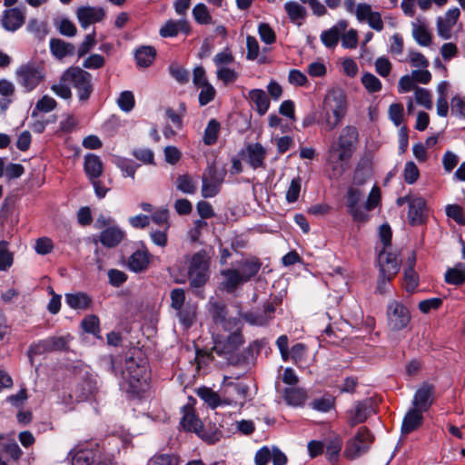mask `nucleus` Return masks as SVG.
I'll list each match as a JSON object with an SVG mask.
<instances>
[{"label": "nucleus", "mask_w": 465, "mask_h": 465, "mask_svg": "<svg viewBox=\"0 0 465 465\" xmlns=\"http://www.w3.org/2000/svg\"><path fill=\"white\" fill-rule=\"evenodd\" d=\"M359 143V131L353 125L344 126L331 142L327 161L333 174L341 176L349 168L350 162Z\"/></svg>", "instance_id": "nucleus-1"}, {"label": "nucleus", "mask_w": 465, "mask_h": 465, "mask_svg": "<svg viewBox=\"0 0 465 465\" xmlns=\"http://www.w3.org/2000/svg\"><path fill=\"white\" fill-rule=\"evenodd\" d=\"M121 368V360L110 356V371L115 376L122 375L124 379L122 386L127 393L140 396L147 391L150 376L145 362L138 363L133 357H130L125 360V370L122 371Z\"/></svg>", "instance_id": "nucleus-2"}, {"label": "nucleus", "mask_w": 465, "mask_h": 465, "mask_svg": "<svg viewBox=\"0 0 465 465\" xmlns=\"http://www.w3.org/2000/svg\"><path fill=\"white\" fill-rule=\"evenodd\" d=\"M347 111L348 102L344 92L331 89L323 99L319 123L326 132H331L341 124Z\"/></svg>", "instance_id": "nucleus-3"}, {"label": "nucleus", "mask_w": 465, "mask_h": 465, "mask_svg": "<svg viewBox=\"0 0 465 465\" xmlns=\"http://www.w3.org/2000/svg\"><path fill=\"white\" fill-rule=\"evenodd\" d=\"M63 81L74 88L79 102L87 103L94 93L93 76L80 67H70L63 73Z\"/></svg>", "instance_id": "nucleus-4"}, {"label": "nucleus", "mask_w": 465, "mask_h": 465, "mask_svg": "<svg viewBox=\"0 0 465 465\" xmlns=\"http://www.w3.org/2000/svg\"><path fill=\"white\" fill-rule=\"evenodd\" d=\"M15 74L18 84L28 93L45 79V73L44 65L32 62L21 65Z\"/></svg>", "instance_id": "nucleus-5"}, {"label": "nucleus", "mask_w": 465, "mask_h": 465, "mask_svg": "<svg viewBox=\"0 0 465 465\" xmlns=\"http://www.w3.org/2000/svg\"><path fill=\"white\" fill-rule=\"evenodd\" d=\"M387 327L391 331L405 329L411 319L410 310L402 302L391 300L386 307Z\"/></svg>", "instance_id": "nucleus-6"}, {"label": "nucleus", "mask_w": 465, "mask_h": 465, "mask_svg": "<svg viewBox=\"0 0 465 465\" xmlns=\"http://www.w3.org/2000/svg\"><path fill=\"white\" fill-rule=\"evenodd\" d=\"M188 278L192 288H202L209 280V263L205 253H194L188 266Z\"/></svg>", "instance_id": "nucleus-7"}, {"label": "nucleus", "mask_w": 465, "mask_h": 465, "mask_svg": "<svg viewBox=\"0 0 465 465\" xmlns=\"http://www.w3.org/2000/svg\"><path fill=\"white\" fill-rule=\"evenodd\" d=\"M207 310L215 324L221 325L224 331H232L241 325V321L236 317H228L226 303L220 299L211 297Z\"/></svg>", "instance_id": "nucleus-8"}, {"label": "nucleus", "mask_w": 465, "mask_h": 465, "mask_svg": "<svg viewBox=\"0 0 465 465\" xmlns=\"http://www.w3.org/2000/svg\"><path fill=\"white\" fill-rule=\"evenodd\" d=\"M374 437L367 427H361L353 439L347 442L344 456L349 460H354L366 453Z\"/></svg>", "instance_id": "nucleus-9"}, {"label": "nucleus", "mask_w": 465, "mask_h": 465, "mask_svg": "<svg viewBox=\"0 0 465 465\" xmlns=\"http://www.w3.org/2000/svg\"><path fill=\"white\" fill-rule=\"evenodd\" d=\"M224 176V172H219L214 164H209L202 176V196L203 198L216 196L221 191Z\"/></svg>", "instance_id": "nucleus-10"}, {"label": "nucleus", "mask_w": 465, "mask_h": 465, "mask_svg": "<svg viewBox=\"0 0 465 465\" xmlns=\"http://www.w3.org/2000/svg\"><path fill=\"white\" fill-rule=\"evenodd\" d=\"M96 381L90 376L74 377L69 391L72 401L81 402L89 400L96 391Z\"/></svg>", "instance_id": "nucleus-11"}, {"label": "nucleus", "mask_w": 465, "mask_h": 465, "mask_svg": "<svg viewBox=\"0 0 465 465\" xmlns=\"http://www.w3.org/2000/svg\"><path fill=\"white\" fill-rule=\"evenodd\" d=\"M232 332L227 336H218L214 340L213 351L218 355L232 354L244 343V338L242 333L241 326L234 327Z\"/></svg>", "instance_id": "nucleus-12"}, {"label": "nucleus", "mask_w": 465, "mask_h": 465, "mask_svg": "<svg viewBox=\"0 0 465 465\" xmlns=\"http://www.w3.org/2000/svg\"><path fill=\"white\" fill-rule=\"evenodd\" d=\"M68 341L63 336H52L44 340L33 342L27 351L28 357L32 359L34 356L41 355L56 351L65 350Z\"/></svg>", "instance_id": "nucleus-13"}, {"label": "nucleus", "mask_w": 465, "mask_h": 465, "mask_svg": "<svg viewBox=\"0 0 465 465\" xmlns=\"http://www.w3.org/2000/svg\"><path fill=\"white\" fill-rule=\"evenodd\" d=\"M72 465H113V460L98 449H79L73 455Z\"/></svg>", "instance_id": "nucleus-14"}, {"label": "nucleus", "mask_w": 465, "mask_h": 465, "mask_svg": "<svg viewBox=\"0 0 465 465\" xmlns=\"http://www.w3.org/2000/svg\"><path fill=\"white\" fill-rule=\"evenodd\" d=\"M362 197L363 193L359 189L350 187L347 191L346 207L354 222L365 223L370 218L366 212H364L363 207L360 204Z\"/></svg>", "instance_id": "nucleus-15"}, {"label": "nucleus", "mask_w": 465, "mask_h": 465, "mask_svg": "<svg viewBox=\"0 0 465 465\" xmlns=\"http://www.w3.org/2000/svg\"><path fill=\"white\" fill-rule=\"evenodd\" d=\"M435 387L428 382H423L416 391L413 400L412 408L420 411L426 412L429 411L434 401Z\"/></svg>", "instance_id": "nucleus-16"}, {"label": "nucleus", "mask_w": 465, "mask_h": 465, "mask_svg": "<svg viewBox=\"0 0 465 465\" xmlns=\"http://www.w3.org/2000/svg\"><path fill=\"white\" fill-rule=\"evenodd\" d=\"M241 155L252 169L265 168L267 152L260 143L247 144Z\"/></svg>", "instance_id": "nucleus-17"}, {"label": "nucleus", "mask_w": 465, "mask_h": 465, "mask_svg": "<svg viewBox=\"0 0 465 465\" xmlns=\"http://www.w3.org/2000/svg\"><path fill=\"white\" fill-rule=\"evenodd\" d=\"M25 15L26 8L24 6L8 8L3 12L2 26L6 31L15 32L25 24Z\"/></svg>", "instance_id": "nucleus-18"}, {"label": "nucleus", "mask_w": 465, "mask_h": 465, "mask_svg": "<svg viewBox=\"0 0 465 465\" xmlns=\"http://www.w3.org/2000/svg\"><path fill=\"white\" fill-rule=\"evenodd\" d=\"M408 221L411 226L424 224L428 218L426 200L421 196H416L409 205Z\"/></svg>", "instance_id": "nucleus-19"}, {"label": "nucleus", "mask_w": 465, "mask_h": 465, "mask_svg": "<svg viewBox=\"0 0 465 465\" xmlns=\"http://www.w3.org/2000/svg\"><path fill=\"white\" fill-rule=\"evenodd\" d=\"M380 273L391 281L400 270V263L395 253L381 250L378 256Z\"/></svg>", "instance_id": "nucleus-20"}, {"label": "nucleus", "mask_w": 465, "mask_h": 465, "mask_svg": "<svg viewBox=\"0 0 465 465\" xmlns=\"http://www.w3.org/2000/svg\"><path fill=\"white\" fill-rule=\"evenodd\" d=\"M75 14L80 25L84 29L92 24L103 21L106 15L100 6H81Z\"/></svg>", "instance_id": "nucleus-21"}, {"label": "nucleus", "mask_w": 465, "mask_h": 465, "mask_svg": "<svg viewBox=\"0 0 465 465\" xmlns=\"http://www.w3.org/2000/svg\"><path fill=\"white\" fill-rule=\"evenodd\" d=\"M151 262V254L143 244V248L134 252L127 260V268L135 273L144 272Z\"/></svg>", "instance_id": "nucleus-22"}, {"label": "nucleus", "mask_w": 465, "mask_h": 465, "mask_svg": "<svg viewBox=\"0 0 465 465\" xmlns=\"http://www.w3.org/2000/svg\"><path fill=\"white\" fill-rule=\"evenodd\" d=\"M275 306L272 302H266L262 312H248L243 314V320L251 325L264 326L273 318Z\"/></svg>", "instance_id": "nucleus-23"}, {"label": "nucleus", "mask_w": 465, "mask_h": 465, "mask_svg": "<svg viewBox=\"0 0 465 465\" xmlns=\"http://www.w3.org/2000/svg\"><path fill=\"white\" fill-rule=\"evenodd\" d=\"M371 405L368 401H358L353 410L348 412V423L354 427L364 422L372 413Z\"/></svg>", "instance_id": "nucleus-24"}, {"label": "nucleus", "mask_w": 465, "mask_h": 465, "mask_svg": "<svg viewBox=\"0 0 465 465\" xmlns=\"http://www.w3.org/2000/svg\"><path fill=\"white\" fill-rule=\"evenodd\" d=\"M423 422V412L416 409H410L402 420L401 433L407 435L418 430Z\"/></svg>", "instance_id": "nucleus-25"}, {"label": "nucleus", "mask_w": 465, "mask_h": 465, "mask_svg": "<svg viewBox=\"0 0 465 465\" xmlns=\"http://www.w3.org/2000/svg\"><path fill=\"white\" fill-rule=\"evenodd\" d=\"M124 237V232L122 229L118 226H110L101 232L99 240L104 246L112 248L117 246Z\"/></svg>", "instance_id": "nucleus-26"}, {"label": "nucleus", "mask_w": 465, "mask_h": 465, "mask_svg": "<svg viewBox=\"0 0 465 465\" xmlns=\"http://www.w3.org/2000/svg\"><path fill=\"white\" fill-rule=\"evenodd\" d=\"M237 266L243 281L247 282L259 272L262 262L257 257H251L238 262Z\"/></svg>", "instance_id": "nucleus-27"}, {"label": "nucleus", "mask_w": 465, "mask_h": 465, "mask_svg": "<svg viewBox=\"0 0 465 465\" xmlns=\"http://www.w3.org/2000/svg\"><path fill=\"white\" fill-rule=\"evenodd\" d=\"M223 277V288L232 293L242 284L245 283L238 269H226L221 272Z\"/></svg>", "instance_id": "nucleus-28"}, {"label": "nucleus", "mask_w": 465, "mask_h": 465, "mask_svg": "<svg viewBox=\"0 0 465 465\" xmlns=\"http://www.w3.org/2000/svg\"><path fill=\"white\" fill-rule=\"evenodd\" d=\"M84 169L90 181H94L103 173L104 165L99 156L90 153L85 155Z\"/></svg>", "instance_id": "nucleus-29"}, {"label": "nucleus", "mask_w": 465, "mask_h": 465, "mask_svg": "<svg viewBox=\"0 0 465 465\" xmlns=\"http://www.w3.org/2000/svg\"><path fill=\"white\" fill-rule=\"evenodd\" d=\"M179 32H183L186 35L190 33V25L185 20L173 21L169 20L160 29V35L162 37H173L176 36Z\"/></svg>", "instance_id": "nucleus-30"}, {"label": "nucleus", "mask_w": 465, "mask_h": 465, "mask_svg": "<svg viewBox=\"0 0 465 465\" xmlns=\"http://www.w3.org/2000/svg\"><path fill=\"white\" fill-rule=\"evenodd\" d=\"M50 51L57 59L61 60L66 56L73 55L75 47L73 44L64 42L59 38H52L50 40Z\"/></svg>", "instance_id": "nucleus-31"}, {"label": "nucleus", "mask_w": 465, "mask_h": 465, "mask_svg": "<svg viewBox=\"0 0 465 465\" xmlns=\"http://www.w3.org/2000/svg\"><path fill=\"white\" fill-rule=\"evenodd\" d=\"M412 35L416 42L422 45L428 46L431 43V35L429 32L427 24L421 19H416L411 23Z\"/></svg>", "instance_id": "nucleus-32"}, {"label": "nucleus", "mask_w": 465, "mask_h": 465, "mask_svg": "<svg viewBox=\"0 0 465 465\" xmlns=\"http://www.w3.org/2000/svg\"><path fill=\"white\" fill-rule=\"evenodd\" d=\"M415 256L414 254L408 259V265L403 272L404 288L407 292H412L419 283V277L414 271Z\"/></svg>", "instance_id": "nucleus-33"}, {"label": "nucleus", "mask_w": 465, "mask_h": 465, "mask_svg": "<svg viewBox=\"0 0 465 465\" xmlns=\"http://www.w3.org/2000/svg\"><path fill=\"white\" fill-rule=\"evenodd\" d=\"M156 50L150 45H143L138 47L134 53L136 64L140 67H148L154 61Z\"/></svg>", "instance_id": "nucleus-34"}, {"label": "nucleus", "mask_w": 465, "mask_h": 465, "mask_svg": "<svg viewBox=\"0 0 465 465\" xmlns=\"http://www.w3.org/2000/svg\"><path fill=\"white\" fill-rule=\"evenodd\" d=\"M284 10L289 19L293 23H297L299 25H302L307 15L305 7L295 1L286 2L284 4Z\"/></svg>", "instance_id": "nucleus-35"}, {"label": "nucleus", "mask_w": 465, "mask_h": 465, "mask_svg": "<svg viewBox=\"0 0 465 465\" xmlns=\"http://www.w3.org/2000/svg\"><path fill=\"white\" fill-rule=\"evenodd\" d=\"M326 449L325 456L331 463H336L338 461L340 452L342 448V440L340 436L335 435L332 438L326 440L324 442Z\"/></svg>", "instance_id": "nucleus-36"}, {"label": "nucleus", "mask_w": 465, "mask_h": 465, "mask_svg": "<svg viewBox=\"0 0 465 465\" xmlns=\"http://www.w3.org/2000/svg\"><path fill=\"white\" fill-rule=\"evenodd\" d=\"M249 99L256 107L257 112L262 115L264 114L270 105L269 98L266 93L262 89H253L249 93Z\"/></svg>", "instance_id": "nucleus-37"}, {"label": "nucleus", "mask_w": 465, "mask_h": 465, "mask_svg": "<svg viewBox=\"0 0 465 465\" xmlns=\"http://www.w3.org/2000/svg\"><path fill=\"white\" fill-rule=\"evenodd\" d=\"M283 397L289 405L302 406L307 399V392L302 388L290 387L284 390Z\"/></svg>", "instance_id": "nucleus-38"}, {"label": "nucleus", "mask_w": 465, "mask_h": 465, "mask_svg": "<svg viewBox=\"0 0 465 465\" xmlns=\"http://www.w3.org/2000/svg\"><path fill=\"white\" fill-rule=\"evenodd\" d=\"M67 305L74 310H85L89 308L92 299L84 292L68 293L65 295Z\"/></svg>", "instance_id": "nucleus-39"}, {"label": "nucleus", "mask_w": 465, "mask_h": 465, "mask_svg": "<svg viewBox=\"0 0 465 465\" xmlns=\"http://www.w3.org/2000/svg\"><path fill=\"white\" fill-rule=\"evenodd\" d=\"M445 282L452 285H461L465 282V264L458 263L445 272Z\"/></svg>", "instance_id": "nucleus-40"}, {"label": "nucleus", "mask_w": 465, "mask_h": 465, "mask_svg": "<svg viewBox=\"0 0 465 465\" xmlns=\"http://www.w3.org/2000/svg\"><path fill=\"white\" fill-rule=\"evenodd\" d=\"M336 399L330 393H325L321 398H316L310 402V407L320 412H329L335 407Z\"/></svg>", "instance_id": "nucleus-41"}, {"label": "nucleus", "mask_w": 465, "mask_h": 465, "mask_svg": "<svg viewBox=\"0 0 465 465\" xmlns=\"http://www.w3.org/2000/svg\"><path fill=\"white\" fill-rule=\"evenodd\" d=\"M221 125L216 119H211L204 130L203 143L206 145H213L218 140Z\"/></svg>", "instance_id": "nucleus-42"}, {"label": "nucleus", "mask_w": 465, "mask_h": 465, "mask_svg": "<svg viewBox=\"0 0 465 465\" xmlns=\"http://www.w3.org/2000/svg\"><path fill=\"white\" fill-rule=\"evenodd\" d=\"M81 326L85 332L102 339L100 334V321L96 315L91 314L85 316L81 322Z\"/></svg>", "instance_id": "nucleus-43"}, {"label": "nucleus", "mask_w": 465, "mask_h": 465, "mask_svg": "<svg viewBox=\"0 0 465 465\" xmlns=\"http://www.w3.org/2000/svg\"><path fill=\"white\" fill-rule=\"evenodd\" d=\"M175 183L177 190L183 193L193 194L197 190V183L188 174L179 175Z\"/></svg>", "instance_id": "nucleus-44"}, {"label": "nucleus", "mask_w": 465, "mask_h": 465, "mask_svg": "<svg viewBox=\"0 0 465 465\" xmlns=\"http://www.w3.org/2000/svg\"><path fill=\"white\" fill-rule=\"evenodd\" d=\"M197 395L213 409H215L221 404V399L219 394L210 388H199Z\"/></svg>", "instance_id": "nucleus-45"}, {"label": "nucleus", "mask_w": 465, "mask_h": 465, "mask_svg": "<svg viewBox=\"0 0 465 465\" xmlns=\"http://www.w3.org/2000/svg\"><path fill=\"white\" fill-rule=\"evenodd\" d=\"M193 16L200 25H210L213 23L212 15L204 4H197L193 7Z\"/></svg>", "instance_id": "nucleus-46"}, {"label": "nucleus", "mask_w": 465, "mask_h": 465, "mask_svg": "<svg viewBox=\"0 0 465 465\" xmlns=\"http://www.w3.org/2000/svg\"><path fill=\"white\" fill-rule=\"evenodd\" d=\"M8 245L6 241L0 242V271L8 270L14 262V256L9 252Z\"/></svg>", "instance_id": "nucleus-47"}, {"label": "nucleus", "mask_w": 465, "mask_h": 465, "mask_svg": "<svg viewBox=\"0 0 465 465\" xmlns=\"http://www.w3.org/2000/svg\"><path fill=\"white\" fill-rule=\"evenodd\" d=\"M361 84L369 93H378L382 84L380 79L371 73H365L361 76Z\"/></svg>", "instance_id": "nucleus-48"}, {"label": "nucleus", "mask_w": 465, "mask_h": 465, "mask_svg": "<svg viewBox=\"0 0 465 465\" xmlns=\"http://www.w3.org/2000/svg\"><path fill=\"white\" fill-rule=\"evenodd\" d=\"M181 423L184 430L188 431L199 432L200 429L202 428L201 420L192 411H187L184 413Z\"/></svg>", "instance_id": "nucleus-49"}, {"label": "nucleus", "mask_w": 465, "mask_h": 465, "mask_svg": "<svg viewBox=\"0 0 465 465\" xmlns=\"http://www.w3.org/2000/svg\"><path fill=\"white\" fill-rule=\"evenodd\" d=\"M58 32L65 36L73 37L76 35L77 29L75 25L68 18H60L54 22Z\"/></svg>", "instance_id": "nucleus-50"}, {"label": "nucleus", "mask_w": 465, "mask_h": 465, "mask_svg": "<svg viewBox=\"0 0 465 465\" xmlns=\"http://www.w3.org/2000/svg\"><path fill=\"white\" fill-rule=\"evenodd\" d=\"M420 177V171L414 162L409 161L403 169V178L406 183L413 184Z\"/></svg>", "instance_id": "nucleus-51"}, {"label": "nucleus", "mask_w": 465, "mask_h": 465, "mask_svg": "<svg viewBox=\"0 0 465 465\" xmlns=\"http://www.w3.org/2000/svg\"><path fill=\"white\" fill-rule=\"evenodd\" d=\"M117 104L124 112L132 111L135 104L134 94L131 91L122 92L117 99Z\"/></svg>", "instance_id": "nucleus-52"}, {"label": "nucleus", "mask_w": 465, "mask_h": 465, "mask_svg": "<svg viewBox=\"0 0 465 465\" xmlns=\"http://www.w3.org/2000/svg\"><path fill=\"white\" fill-rule=\"evenodd\" d=\"M116 166L122 171L124 177L134 178L136 169L139 167L134 162L129 159L121 158L116 162Z\"/></svg>", "instance_id": "nucleus-53"}, {"label": "nucleus", "mask_w": 465, "mask_h": 465, "mask_svg": "<svg viewBox=\"0 0 465 465\" xmlns=\"http://www.w3.org/2000/svg\"><path fill=\"white\" fill-rule=\"evenodd\" d=\"M302 179L300 176L294 177L286 192V201L290 203H295L300 195Z\"/></svg>", "instance_id": "nucleus-54"}, {"label": "nucleus", "mask_w": 465, "mask_h": 465, "mask_svg": "<svg viewBox=\"0 0 465 465\" xmlns=\"http://www.w3.org/2000/svg\"><path fill=\"white\" fill-rule=\"evenodd\" d=\"M171 305L172 307L179 312L180 317H183V312H181L184 302H185V292L181 288L173 289L171 292Z\"/></svg>", "instance_id": "nucleus-55"}, {"label": "nucleus", "mask_w": 465, "mask_h": 465, "mask_svg": "<svg viewBox=\"0 0 465 465\" xmlns=\"http://www.w3.org/2000/svg\"><path fill=\"white\" fill-rule=\"evenodd\" d=\"M258 33L261 40L267 45H272L276 41L275 32L269 24L261 23L258 26Z\"/></svg>", "instance_id": "nucleus-56"}, {"label": "nucleus", "mask_w": 465, "mask_h": 465, "mask_svg": "<svg viewBox=\"0 0 465 465\" xmlns=\"http://www.w3.org/2000/svg\"><path fill=\"white\" fill-rule=\"evenodd\" d=\"M71 85L68 82L63 81V75L60 77L59 83L53 84L51 90L63 99H70L72 97Z\"/></svg>", "instance_id": "nucleus-57"}, {"label": "nucleus", "mask_w": 465, "mask_h": 465, "mask_svg": "<svg viewBox=\"0 0 465 465\" xmlns=\"http://www.w3.org/2000/svg\"><path fill=\"white\" fill-rule=\"evenodd\" d=\"M446 214L453 219L459 225H465L463 209L459 204H449L446 206Z\"/></svg>", "instance_id": "nucleus-58"}, {"label": "nucleus", "mask_w": 465, "mask_h": 465, "mask_svg": "<svg viewBox=\"0 0 465 465\" xmlns=\"http://www.w3.org/2000/svg\"><path fill=\"white\" fill-rule=\"evenodd\" d=\"M340 35L336 28H330L321 34V40L322 44L328 48H333L339 42Z\"/></svg>", "instance_id": "nucleus-59"}, {"label": "nucleus", "mask_w": 465, "mask_h": 465, "mask_svg": "<svg viewBox=\"0 0 465 465\" xmlns=\"http://www.w3.org/2000/svg\"><path fill=\"white\" fill-rule=\"evenodd\" d=\"M200 88L199 104L201 106H204L214 99L216 90L210 83L205 84V85H203Z\"/></svg>", "instance_id": "nucleus-60"}, {"label": "nucleus", "mask_w": 465, "mask_h": 465, "mask_svg": "<svg viewBox=\"0 0 465 465\" xmlns=\"http://www.w3.org/2000/svg\"><path fill=\"white\" fill-rule=\"evenodd\" d=\"M234 62V56L229 49H225L213 57V63L217 68L228 67Z\"/></svg>", "instance_id": "nucleus-61"}, {"label": "nucleus", "mask_w": 465, "mask_h": 465, "mask_svg": "<svg viewBox=\"0 0 465 465\" xmlns=\"http://www.w3.org/2000/svg\"><path fill=\"white\" fill-rule=\"evenodd\" d=\"M132 154L138 161L144 164L154 163V153L151 149L148 148H136L134 149Z\"/></svg>", "instance_id": "nucleus-62"}, {"label": "nucleus", "mask_w": 465, "mask_h": 465, "mask_svg": "<svg viewBox=\"0 0 465 465\" xmlns=\"http://www.w3.org/2000/svg\"><path fill=\"white\" fill-rule=\"evenodd\" d=\"M216 76L217 79L222 81L224 84H228L236 81L238 73L234 69L223 67L217 68Z\"/></svg>", "instance_id": "nucleus-63"}, {"label": "nucleus", "mask_w": 465, "mask_h": 465, "mask_svg": "<svg viewBox=\"0 0 465 465\" xmlns=\"http://www.w3.org/2000/svg\"><path fill=\"white\" fill-rule=\"evenodd\" d=\"M403 105L400 103H395L389 107V117L391 122L396 125L400 126L403 121Z\"/></svg>", "instance_id": "nucleus-64"}]
</instances>
